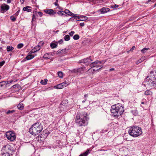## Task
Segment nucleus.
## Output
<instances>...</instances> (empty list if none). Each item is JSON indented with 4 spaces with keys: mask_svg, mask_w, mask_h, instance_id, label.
<instances>
[{
    "mask_svg": "<svg viewBox=\"0 0 156 156\" xmlns=\"http://www.w3.org/2000/svg\"><path fill=\"white\" fill-rule=\"evenodd\" d=\"M124 111V108L119 104L112 105L111 109L112 115L114 116L121 115Z\"/></svg>",
    "mask_w": 156,
    "mask_h": 156,
    "instance_id": "1",
    "label": "nucleus"
},
{
    "mask_svg": "<svg viewBox=\"0 0 156 156\" xmlns=\"http://www.w3.org/2000/svg\"><path fill=\"white\" fill-rule=\"evenodd\" d=\"M43 127L41 123L36 122L29 129V132L33 135H36L41 132L43 129Z\"/></svg>",
    "mask_w": 156,
    "mask_h": 156,
    "instance_id": "2",
    "label": "nucleus"
},
{
    "mask_svg": "<svg viewBox=\"0 0 156 156\" xmlns=\"http://www.w3.org/2000/svg\"><path fill=\"white\" fill-rule=\"evenodd\" d=\"M128 132L130 135L135 137L140 136L142 133L141 128L136 126L130 127Z\"/></svg>",
    "mask_w": 156,
    "mask_h": 156,
    "instance_id": "3",
    "label": "nucleus"
},
{
    "mask_svg": "<svg viewBox=\"0 0 156 156\" xmlns=\"http://www.w3.org/2000/svg\"><path fill=\"white\" fill-rule=\"evenodd\" d=\"M14 151L15 150L9 144H7L2 147L1 153L2 156H10V155H12Z\"/></svg>",
    "mask_w": 156,
    "mask_h": 156,
    "instance_id": "4",
    "label": "nucleus"
},
{
    "mask_svg": "<svg viewBox=\"0 0 156 156\" xmlns=\"http://www.w3.org/2000/svg\"><path fill=\"white\" fill-rule=\"evenodd\" d=\"M5 135L7 139L11 141H13L16 138L15 133L12 131L7 132Z\"/></svg>",
    "mask_w": 156,
    "mask_h": 156,
    "instance_id": "5",
    "label": "nucleus"
},
{
    "mask_svg": "<svg viewBox=\"0 0 156 156\" xmlns=\"http://www.w3.org/2000/svg\"><path fill=\"white\" fill-rule=\"evenodd\" d=\"M76 123L79 126H85L87 124L86 118H76Z\"/></svg>",
    "mask_w": 156,
    "mask_h": 156,
    "instance_id": "6",
    "label": "nucleus"
},
{
    "mask_svg": "<svg viewBox=\"0 0 156 156\" xmlns=\"http://www.w3.org/2000/svg\"><path fill=\"white\" fill-rule=\"evenodd\" d=\"M9 9V5L5 4H3L1 6V12L4 13Z\"/></svg>",
    "mask_w": 156,
    "mask_h": 156,
    "instance_id": "7",
    "label": "nucleus"
},
{
    "mask_svg": "<svg viewBox=\"0 0 156 156\" xmlns=\"http://www.w3.org/2000/svg\"><path fill=\"white\" fill-rule=\"evenodd\" d=\"M145 82L147 83V84L150 86H154V85L156 84V81L154 80H147V78L145 79Z\"/></svg>",
    "mask_w": 156,
    "mask_h": 156,
    "instance_id": "8",
    "label": "nucleus"
},
{
    "mask_svg": "<svg viewBox=\"0 0 156 156\" xmlns=\"http://www.w3.org/2000/svg\"><path fill=\"white\" fill-rule=\"evenodd\" d=\"M95 62H97L96 64H94V65L95 67V68L93 69L94 71L98 70L99 69H101L103 67L102 66H99L98 65L101 64L102 62L101 61H96Z\"/></svg>",
    "mask_w": 156,
    "mask_h": 156,
    "instance_id": "9",
    "label": "nucleus"
},
{
    "mask_svg": "<svg viewBox=\"0 0 156 156\" xmlns=\"http://www.w3.org/2000/svg\"><path fill=\"white\" fill-rule=\"evenodd\" d=\"M89 58H90V57H89ZM92 61V60H91L90 58H87L80 60V62L86 64V65L88 66L90 64V62Z\"/></svg>",
    "mask_w": 156,
    "mask_h": 156,
    "instance_id": "10",
    "label": "nucleus"
},
{
    "mask_svg": "<svg viewBox=\"0 0 156 156\" xmlns=\"http://www.w3.org/2000/svg\"><path fill=\"white\" fill-rule=\"evenodd\" d=\"M68 49L66 48L62 50L61 51L58 50L57 52V54L60 55H63L67 53Z\"/></svg>",
    "mask_w": 156,
    "mask_h": 156,
    "instance_id": "11",
    "label": "nucleus"
},
{
    "mask_svg": "<svg viewBox=\"0 0 156 156\" xmlns=\"http://www.w3.org/2000/svg\"><path fill=\"white\" fill-rule=\"evenodd\" d=\"M44 11L45 13L51 15H55L56 13V12L52 9H44Z\"/></svg>",
    "mask_w": 156,
    "mask_h": 156,
    "instance_id": "12",
    "label": "nucleus"
},
{
    "mask_svg": "<svg viewBox=\"0 0 156 156\" xmlns=\"http://www.w3.org/2000/svg\"><path fill=\"white\" fill-rule=\"evenodd\" d=\"M109 10V8L103 7L100 10V11L101 13H105L108 12Z\"/></svg>",
    "mask_w": 156,
    "mask_h": 156,
    "instance_id": "13",
    "label": "nucleus"
},
{
    "mask_svg": "<svg viewBox=\"0 0 156 156\" xmlns=\"http://www.w3.org/2000/svg\"><path fill=\"white\" fill-rule=\"evenodd\" d=\"M40 49V45H38L35 47L34 49H32L30 52L31 54L35 53L39 51Z\"/></svg>",
    "mask_w": 156,
    "mask_h": 156,
    "instance_id": "14",
    "label": "nucleus"
},
{
    "mask_svg": "<svg viewBox=\"0 0 156 156\" xmlns=\"http://www.w3.org/2000/svg\"><path fill=\"white\" fill-rule=\"evenodd\" d=\"M71 16L73 17L75 19L77 20V21H80L82 20H81L80 19L81 18L79 17V15L76 14H75L72 13L71 14Z\"/></svg>",
    "mask_w": 156,
    "mask_h": 156,
    "instance_id": "15",
    "label": "nucleus"
},
{
    "mask_svg": "<svg viewBox=\"0 0 156 156\" xmlns=\"http://www.w3.org/2000/svg\"><path fill=\"white\" fill-rule=\"evenodd\" d=\"M12 81V80H11L9 81H3L0 83V84L2 85V86L1 87H2L4 86H6L7 84L8 83H11Z\"/></svg>",
    "mask_w": 156,
    "mask_h": 156,
    "instance_id": "16",
    "label": "nucleus"
},
{
    "mask_svg": "<svg viewBox=\"0 0 156 156\" xmlns=\"http://www.w3.org/2000/svg\"><path fill=\"white\" fill-rule=\"evenodd\" d=\"M34 57V56L32 55H27L25 58L22 61V62H23L26 60V59L27 60H30Z\"/></svg>",
    "mask_w": 156,
    "mask_h": 156,
    "instance_id": "17",
    "label": "nucleus"
},
{
    "mask_svg": "<svg viewBox=\"0 0 156 156\" xmlns=\"http://www.w3.org/2000/svg\"><path fill=\"white\" fill-rule=\"evenodd\" d=\"M85 69L86 68L85 67L78 69V73H82L83 71L85 70Z\"/></svg>",
    "mask_w": 156,
    "mask_h": 156,
    "instance_id": "18",
    "label": "nucleus"
},
{
    "mask_svg": "<svg viewBox=\"0 0 156 156\" xmlns=\"http://www.w3.org/2000/svg\"><path fill=\"white\" fill-rule=\"evenodd\" d=\"M89 153V149H87L85 152L81 154L79 156H87Z\"/></svg>",
    "mask_w": 156,
    "mask_h": 156,
    "instance_id": "19",
    "label": "nucleus"
},
{
    "mask_svg": "<svg viewBox=\"0 0 156 156\" xmlns=\"http://www.w3.org/2000/svg\"><path fill=\"white\" fill-rule=\"evenodd\" d=\"M30 7L27 6L26 7H24L23 9V10L24 11L30 12L31 10L30 9Z\"/></svg>",
    "mask_w": 156,
    "mask_h": 156,
    "instance_id": "20",
    "label": "nucleus"
},
{
    "mask_svg": "<svg viewBox=\"0 0 156 156\" xmlns=\"http://www.w3.org/2000/svg\"><path fill=\"white\" fill-rule=\"evenodd\" d=\"M54 87L55 89H61L63 88L61 83L59 84L56 86H55Z\"/></svg>",
    "mask_w": 156,
    "mask_h": 156,
    "instance_id": "21",
    "label": "nucleus"
},
{
    "mask_svg": "<svg viewBox=\"0 0 156 156\" xmlns=\"http://www.w3.org/2000/svg\"><path fill=\"white\" fill-rule=\"evenodd\" d=\"M18 109L20 110H22L23 109L24 106L23 104H19L17 106Z\"/></svg>",
    "mask_w": 156,
    "mask_h": 156,
    "instance_id": "22",
    "label": "nucleus"
},
{
    "mask_svg": "<svg viewBox=\"0 0 156 156\" xmlns=\"http://www.w3.org/2000/svg\"><path fill=\"white\" fill-rule=\"evenodd\" d=\"M64 12L65 14L66 15V14H67L69 16H71V14L72 13V12H70V11L68 9H66Z\"/></svg>",
    "mask_w": 156,
    "mask_h": 156,
    "instance_id": "23",
    "label": "nucleus"
},
{
    "mask_svg": "<svg viewBox=\"0 0 156 156\" xmlns=\"http://www.w3.org/2000/svg\"><path fill=\"white\" fill-rule=\"evenodd\" d=\"M145 58V57H143L139 59L136 62V64H138L142 62V61H144Z\"/></svg>",
    "mask_w": 156,
    "mask_h": 156,
    "instance_id": "24",
    "label": "nucleus"
},
{
    "mask_svg": "<svg viewBox=\"0 0 156 156\" xmlns=\"http://www.w3.org/2000/svg\"><path fill=\"white\" fill-rule=\"evenodd\" d=\"M48 80L47 79H45L44 80H41V83L43 85H46L47 82Z\"/></svg>",
    "mask_w": 156,
    "mask_h": 156,
    "instance_id": "25",
    "label": "nucleus"
},
{
    "mask_svg": "<svg viewBox=\"0 0 156 156\" xmlns=\"http://www.w3.org/2000/svg\"><path fill=\"white\" fill-rule=\"evenodd\" d=\"M6 49L8 51H10L14 49V48L12 46H7Z\"/></svg>",
    "mask_w": 156,
    "mask_h": 156,
    "instance_id": "26",
    "label": "nucleus"
},
{
    "mask_svg": "<svg viewBox=\"0 0 156 156\" xmlns=\"http://www.w3.org/2000/svg\"><path fill=\"white\" fill-rule=\"evenodd\" d=\"M57 44L54 43H51L50 44V46L52 48H54L57 47Z\"/></svg>",
    "mask_w": 156,
    "mask_h": 156,
    "instance_id": "27",
    "label": "nucleus"
},
{
    "mask_svg": "<svg viewBox=\"0 0 156 156\" xmlns=\"http://www.w3.org/2000/svg\"><path fill=\"white\" fill-rule=\"evenodd\" d=\"M15 112V110H8L6 112V114H12L14 113Z\"/></svg>",
    "mask_w": 156,
    "mask_h": 156,
    "instance_id": "28",
    "label": "nucleus"
},
{
    "mask_svg": "<svg viewBox=\"0 0 156 156\" xmlns=\"http://www.w3.org/2000/svg\"><path fill=\"white\" fill-rule=\"evenodd\" d=\"M88 97V95L87 94H86L84 95V100L82 101L83 103H85L87 100V98Z\"/></svg>",
    "mask_w": 156,
    "mask_h": 156,
    "instance_id": "29",
    "label": "nucleus"
},
{
    "mask_svg": "<svg viewBox=\"0 0 156 156\" xmlns=\"http://www.w3.org/2000/svg\"><path fill=\"white\" fill-rule=\"evenodd\" d=\"M58 76L60 78H62L63 77V74L62 72L59 71L58 73Z\"/></svg>",
    "mask_w": 156,
    "mask_h": 156,
    "instance_id": "30",
    "label": "nucleus"
},
{
    "mask_svg": "<svg viewBox=\"0 0 156 156\" xmlns=\"http://www.w3.org/2000/svg\"><path fill=\"white\" fill-rule=\"evenodd\" d=\"M149 49V48H144L141 50V51L143 53H145L146 51Z\"/></svg>",
    "mask_w": 156,
    "mask_h": 156,
    "instance_id": "31",
    "label": "nucleus"
},
{
    "mask_svg": "<svg viewBox=\"0 0 156 156\" xmlns=\"http://www.w3.org/2000/svg\"><path fill=\"white\" fill-rule=\"evenodd\" d=\"M64 38L66 41H68L70 40V37L69 35H66L64 36Z\"/></svg>",
    "mask_w": 156,
    "mask_h": 156,
    "instance_id": "32",
    "label": "nucleus"
},
{
    "mask_svg": "<svg viewBox=\"0 0 156 156\" xmlns=\"http://www.w3.org/2000/svg\"><path fill=\"white\" fill-rule=\"evenodd\" d=\"M61 84L63 88L66 87L69 84L68 83H67L66 81H65L64 82L62 83Z\"/></svg>",
    "mask_w": 156,
    "mask_h": 156,
    "instance_id": "33",
    "label": "nucleus"
},
{
    "mask_svg": "<svg viewBox=\"0 0 156 156\" xmlns=\"http://www.w3.org/2000/svg\"><path fill=\"white\" fill-rule=\"evenodd\" d=\"M57 13L59 15L62 16L65 15V16H66V15L65 14L64 12L63 11H58V12Z\"/></svg>",
    "mask_w": 156,
    "mask_h": 156,
    "instance_id": "34",
    "label": "nucleus"
},
{
    "mask_svg": "<svg viewBox=\"0 0 156 156\" xmlns=\"http://www.w3.org/2000/svg\"><path fill=\"white\" fill-rule=\"evenodd\" d=\"M72 73H78V69H75L70 70Z\"/></svg>",
    "mask_w": 156,
    "mask_h": 156,
    "instance_id": "35",
    "label": "nucleus"
},
{
    "mask_svg": "<svg viewBox=\"0 0 156 156\" xmlns=\"http://www.w3.org/2000/svg\"><path fill=\"white\" fill-rule=\"evenodd\" d=\"M80 37L78 34H75L73 37V38L75 40H77Z\"/></svg>",
    "mask_w": 156,
    "mask_h": 156,
    "instance_id": "36",
    "label": "nucleus"
},
{
    "mask_svg": "<svg viewBox=\"0 0 156 156\" xmlns=\"http://www.w3.org/2000/svg\"><path fill=\"white\" fill-rule=\"evenodd\" d=\"M23 46V43H20L17 45V47L18 49H20L22 48Z\"/></svg>",
    "mask_w": 156,
    "mask_h": 156,
    "instance_id": "37",
    "label": "nucleus"
},
{
    "mask_svg": "<svg viewBox=\"0 0 156 156\" xmlns=\"http://www.w3.org/2000/svg\"><path fill=\"white\" fill-rule=\"evenodd\" d=\"M151 91L149 90H147L145 92L144 94L145 95H150L151 94Z\"/></svg>",
    "mask_w": 156,
    "mask_h": 156,
    "instance_id": "38",
    "label": "nucleus"
},
{
    "mask_svg": "<svg viewBox=\"0 0 156 156\" xmlns=\"http://www.w3.org/2000/svg\"><path fill=\"white\" fill-rule=\"evenodd\" d=\"M97 63V62H92L90 65V66L91 68L93 67H95L94 65V64H96Z\"/></svg>",
    "mask_w": 156,
    "mask_h": 156,
    "instance_id": "39",
    "label": "nucleus"
},
{
    "mask_svg": "<svg viewBox=\"0 0 156 156\" xmlns=\"http://www.w3.org/2000/svg\"><path fill=\"white\" fill-rule=\"evenodd\" d=\"M132 112L133 113V115H134V116H136L138 114V112L137 111L134 110L132 111Z\"/></svg>",
    "mask_w": 156,
    "mask_h": 156,
    "instance_id": "40",
    "label": "nucleus"
},
{
    "mask_svg": "<svg viewBox=\"0 0 156 156\" xmlns=\"http://www.w3.org/2000/svg\"><path fill=\"white\" fill-rule=\"evenodd\" d=\"M10 19L12 21H15L16 20V18L14 17V16H10Z\"/></svg>",
    "mask_w": 156,
    "mask_h": 156,
    "instance_id": "41",
    "label": "nucleus"
},
{
    "mask_svg": "<svg viewBox=\"0 0 156 156\" xmlns=\"http://www.w3.org/2000/svg\"><path fill=\"white\" fill-rule=\"evenodd\" d=\"M5 63V62L4 61H3L1 62H0V68Z\"/></svg>",
    "mask_w": 156,
    "mask_h": 156,
    "instance_id": "42",
    "label": "nucleus"
},
{
    "mask_svg": "<svg viewBox=\"0 0 156 156\" xmlns=\"http://www.w3.org/2000/svg\"><path fill=\"white\" fill-rule=\"evenodd\" d=\"M74 33L75 32L74 31H71L69 33V34L70 35V36H72L73 34H74Z\"/></svg>",
    "mask_w": 156,
    "mask_h": 156,
    "instance_id": "43",
    "label": "nucleus"
},
{
    "mask_svg": "<svg viewBox=\"0 0 156 156\" xmlns=\"http://www.w3.org/2000/svg\"><path fill=\"white\" fill-rule=\"evenodd\" d=\"M111 6L112 8H116L118 7L119 6V5H118L115 4V5H113L112 6Z\"/></svg>",
    "mask_w": 156,
    "mask_h": 156,
    "instance_id": "44",
    "label": "nucleus"
},
{
    "mask_svg": "<svg viewBox=\"0 0 156 156\" xmlns=\"http://www.w3.org/2000/svg\"><path fill=\"white\" fill-rule=\"evenodd\" d=\"M135 47L134 46H133L130 50L129 51H127V53H129V51H133V50L135 49Z\"/></svg>",
    "mask_w": 156,
    "mask_h": 156,
    "instance_id": "45",
    "label": "nucleus"
},
{
    "mask_svg": "<svg viewBox=\"0 0 156 156\" xmlns=\"http://www.w3.org/2000/svg\"><path fill=\"white\" fill-rule=\"evenodd\" d=\"M19 10L17 11L16 12L14 15L16 16H17L19 14Z\"/></svg>",
    "mask_w": 156,
    "mask_h": 156,
    "instance_id": "46",
    "label": "nucleus"
},
{
    "mask_svg": "<svg viewBox=\"0 0 156 156\" xmlns=\"http://www.w3.org/2000/svg\"><path fill=\"white\" fill-rule=\"evenodd\" d=\"M38 13L40 17H41L42 16L43 13L41 12H38Z\"/></svg>",
    "mask_w": 156,
    "mask_h": 156,
    "instance_id": "47",
    "label": "nucleus"
},
{
    "mask_svg": "<svg viewBox=\"0 0 156 156\" xmlns=\"http://www.w3.org/2000/svg\"><path fill=\"white\" fill-rule=\"evenodd\" d=\"M18 86H19L18 84H15V85H13L12 87L13 88H16V87Z\"/></svg>",
    "mask_w": 156,
    "mask_h": 156,
    "instance_id": "48",
    "label": "nucleus"
},
{
    "mask_svg": "<svg viewBox=\"0 0 156 156\" xmlns=\"http://www.w3.org/2000/svg\"><path fill=\"white\" fill-rule=\"evenodd\" d=\"M58 42L59 44H61L63 42V40L62 39H61L60 40L58 41Z\"/></svg>",
    "mask_w": 156,
    "mask_h": 156,
    "instance_id": "49",
    "label": "nucleus"
},
{
    "mask_svg": "<svg viewBox=\"0 0 156 156\" xmlns=\"http://www.w3.org/2000/svg\"><path fill=\"white\" fill-rule=\"evenodd\" d=\"M82 19H81V20H86L87 19V17L86 16H83V17L82 18Z\"/></svg>",
    "mask_w": 156,
    "mask_h": 156,
    "instance_id": "50",
    "label": "nucleus"
},
{
    "mask_svg": "<svg viewBox=\"0 0 156 156\" xmlns=\"http://www.w3.org/2000/svg\"><path fill=\"white\" fill-rule=\"evenodd\" d=\"M35 15L34 14V15L32 16V21H33L34 19H35Z\"/></svg>",
    "mask_w": 156,
    "mask_h": 156,
    "instance_id": "51",
    "label": "nucleus"
},
{
    "mask_svg": "<svg viewBox=\"0 0 156 156\" xmlns=\"http://www.w3.org/2000/svg\"><path fill=\"white\" fill-rule=\"evenodd\" d=\"M80 25L81 27H83L84 26V23H80Z\"/></svg>",
    "mask_w": 156,
    "mask_h": 156,
    "instance_id": "52",
    "label": "nucleus"
},
{
    "mask_svg": "<svg viewBox=\"0 0 156 156\" xmlns=\"http://www.w3.org/2000/svg\"><path fill=\"white\" fill-rule=\"evenodd\" d=\"M74 19H75L73 17H71L69 19V20L72 21H73Z\"/></svg>",
    "mask_w": 156,
    "mask_h": 156,
    "instance_id": "53",
    "label": "nucleus"
},
{
    "mask_svg": "<svg viewBox=\"0 0 156 156\" xmlns=\"http://www.w3.org/2000/svg\"><path fill=\"white\" fill-rule=\"evenodd\" d=\"M7 2L8 3H10L11 2V0H7Z\"/></svg>",
    "mask_w": 156,
    "mask_h": 156,
    "instance_id": "54",
    "label": "nucleus"
},
{
    "mask_svg": "<svg viewBox=\"0 0 156 156\" xmlns=\"http://www.w3.org/2000/svg\"><path fill=\"white\" fill-rule=\"evenodd\" d=\"M25 0H20V2L22 4H23Z\"/></svg>",
    "mask_w": 156,
    "mask_h": 156,
    "instance_id": "55",
    "label": "nucleus"
},
{
    "mask_svg": "<svg viewBox=\"0 0 156 156\" xmlns=\"http://www.w3.org/2000/svg\"><path fill=\"white\" fill-rule=\"evenodd\" d=\"M114 70V68H111V69H109V70L110 71H113Z\"/></svg>",
    "mask_w": 156,
    "mask_h": 156,
    "instance_id": "56",
    "label": "nucleus"
},
{
    "mask_svg": "<svg viewBox=\"0 0 156 156\" xmlns=\"http://www.w3.org/2000/svg\"><path fill=\"white\" fill-rule=\"evenodd\" d=\"M2 51V48L0 47V51Z\"/></svg>",
    "mask_w": 156,
    "mask_h": 156,
    "instance_id": "57",
    "label": "nucleus"
},
{
    "mask_svg": "<svg viewBox=\"0 0 156 156\" xmlns=\"http://www.w3.org/2000/svg\"><path fill=\"white\" fill-rule=\"evenodd\" d=\"M151 1V0H148V2H147V3H147L148 2H150Z\"/></svg>",
    "mask_w": 156,
    "mask_h": 156,
    "instance_id": "58",
    "label": "nucleus"
},
{
    "mask_svg": "<svg viewBox=\"0 0 156 156\" xmlns=\"http://www.w3.org/2000/svg\"><path fill=\"white\" fill-rule=\"evenodd\" d=\"M40 43H41L42 44H43L44 43L43 42V41H41Z\"/></svg>",
    "mask_w": 156,
    "mask_h": 156,
    "instance_id": "59",
    "label": "nucleus"
},
{
    "mask_svg": "<svg viewBox=\"0 0 156 156\" xmlns=\"http://www.w3.org/2000/svg\"><path fill=\"white\" fill-rule=\"evenodd\" d=\"M156 6V3L154 5V7H155Z\"/></svg>",
    "mask_w": 156,
    "mask_h": 156,
    "instance_id": "60",
    "label": "nucleus"
},
{
    "mask_svg": "<svg viewBox=\"0 0 156 156\" xmlns=\"http://www.w3.org/2000/svg\"><path fill=\"white\" fill-rule=\"evenodd\" d=\"M144 102H141V104H144Z\"/></svg>",
    "mask_w": 156,
    "mask_h": 156,
    "instance_id": "61",
    "label": "nucleus"
},
{
    "mask_svg": "<svg viewBox=\"0 0 156 156\" xmlns=\"http://www.w3.org/2000/svg\"><path fill=\"white\" fill-rule=\"evenodd\" d=\"M88 1H93V0H88Z\"/></svg>",
    "mask_w": 156,
    "mask_h": 156,
    "instance_id": "62",
    "label": "nucleus"
},
{
    "mask_svg": "<svg viewBox=\"0 0 156 156\" xmlns=\"http://www.w3.org/2000/svg\"><path fill=\"white\" fill-rule=\"evenodd\" d=\"M55 5L56 6H57V4H55Z\"/></svg>",
    "mask_w": 156,
    "mask_h": 156,
    "instance_id": "63",
    "label": "nucleus"
},
{
    "mask_svg": "<svg viewBox=\"0 0 156 156\" xmlns=\"http://www.w3.org/2000/svg\"><path fill=\"white\" fill-rule=\"evenodd\" d=\"M1 76H0V79H1Z\"/></svg>",
    "mask_w": 156,
    "mask_h": 156,
    "instance_id": "64",
    "label": "nucleus"
}]
</instances>
